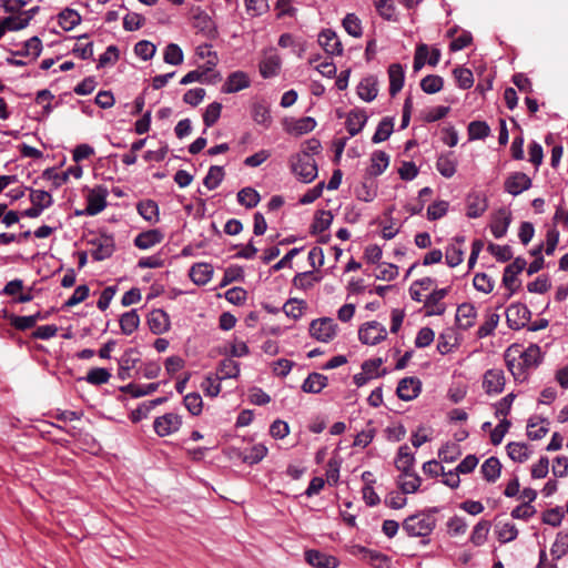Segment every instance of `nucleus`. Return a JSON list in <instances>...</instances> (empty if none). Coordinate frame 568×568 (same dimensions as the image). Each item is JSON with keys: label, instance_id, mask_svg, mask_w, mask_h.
Listing matches in <instances>:
<instances>
[{"label": "nucleus", "instance_id": "nucleus-27", "mask_svg": "<svg viewBox=\"0 0 568 568\" xmlns=\"http://www.w3.org/2000/svg\"><path fill=\"white\" fill-rule=\"evenodd\" d=\"M377 93V80L374 77L364 78L357 85V94L365 102H372Z\"/></svg>", "mask_w": 568, "mask_h": 568}, {"label": "nucleus", "instance_id": "nucleus-63", "mask_svg": "<svg viewBox=\"0 0 568 568\" xmlns=\"http://www.w3.org/2000/svg\"><path fill=\"white\" fill-rule=\"evenodd\" d=\"M2 23L7 31H19L29 26V18H23L22 14L10 16L4 18Z\"/></svg>", "mask_w": 568, "mask_h": 568}, {"label": "nucleus", "instance_id": "nucleus-29", "mask_svg": "<svg viewBox=\"0 0 568 568\" xmlns=\"http://www.w3.org/2000/svg\"><path fill=\"white\" fill-rule=\"evenodd\" d=\"M398 486L403 494H413L419 488L420 478L412 470L402 471L398 478Z\"/></svg>", "mask_w": 568, "mask_h": 568}, {"label": "nucleus", "instance_id": "nucleus-5", "mask_svg": "<svg viewBox=\"0 0 568 568\" xmlns=\"http://www.w3.org/2000/svg\"><path fill=\"white\" fill-rule=\"evenodd\" d=\"M310 334L317 341L327 343L336 335V324L328 317L314 320L310 325Z\"/></svg>", "mask_w": 568, "mask_h": 568}, {"label": "nucleus", "instance_id": "nucleus-19", "mask_svg": "<svg viewBox=\"0 0 568 568\" xmlns=\"http://www.w3.org/2000/svg\"><path fill=\"white\" fill-rule=\"evenodd\" d=\"M366 112L363 110H352L346 118L345 126L351 136L358 134L367 122Z\"/></svg>", "mask_w": 568, "mask_h": 568}, {"label": "nucleus", "instance_id": "nucleus-54", "mask_svg": "<svg viewBox=\"0 0 568 568\" xmlns=\"http://www.w3.org/2000/svg\"><path fill=\"white\" fill-rule=\"evenodd\" d=\"M30 201L33 205L43 211L53 204L51 194L43 190H31Z\"/></svg>", "mask_w": 568, "mask_h": 568}, {"label": "nucleus", "instance_id": "nucleus-33", "mask_svg": "<svg viewBox=\"0 0 568 568\" xmlns=\"http://www.w3.org/2000/svg\"><path fill=\"white\" fill-rule=\"evenodd\" d=\"M163 236L158 230H150L140 233L134 239V244L141 250H148L162 241Z\"/></svg>", "mask_w": 568, "mask_h": 568}, {"label": "nucleus", "instance_id": "nucleus-26", "mask_svg": "<svg viewBox=\"0 0 568 568\" xmlns=\"http://www.w3.org/2000/svg\"><path fill=\"white\" fill-rule=\"evenodd\" d=\"M510 222H511L510 213L506 212V211H499L495 215V217L490 224V231H491L493 235L496 239H501L503 236H505L508 231Z\"/></svg>", "mask_w": 568, "mask_h": 568}, {"label": "nucleus", "instance_id": "nucleus-30", "mask_svg": "<svg viewBox=\"0 0 568 568\" xmlns=\"http://www.w3.org/2000/svg\"><path fill=\"white\" fill-rule=\"evenodd\" d=\"M480 471L487 481L495 483L500 476L501 464L497 457H489L483 463Z\"/></svg>", "mask_w": 568, "mask_h": 568}, {"label": "nucleus", "instance_id": "nucleus-6", "mask_svg": "<svg viewBox=\"0 0 568 568\" xmlns=\"http://www.w3.org/2000/svg\"><path fill=\"white\" fill-rule=\"evenodd\" d=\"M282 65L281 57L275 49H268L264 52L258 64V71L263 79L274 78L280 73Z\"/></svg>", "mask_w": 568, "mask_h": 568}, {"label": "nucleus", "instance_id": "nucleus-32", "mask_svg": "<svg viewBox=\"0 0 568 568\" xmlns=\"http://www.w3.org/2000/svg\"><path fill=\"white\" fill-rule=\"evenodd\" d=\"M42 51V42L38 37H32L23 44L22 50L13 52L14 57H28L31 61L36 60Z\"/></svg>", "mask_w": 568, "mask_h": 568}, {"label": "nucleus", "instance_id": "nucleus-56", "mask_svg": "<svg viewBox=\"0 0 568 568\" xmlns=\"http://www.w3.org/2000/svg\"><path fill=\"white\" fill-rule=\"evenodd\" d=\"M499 323V315L496 313H489L486 316L485 322L477 329V337L485 338L494 333Z\"/></svg>", "mask_w": 568, "mask_h": 568}, {"label": "nucleus", "instance_id": "nucleus-40", "mask_svg": "<svg viewBox=\"0 0 568 568\" xmlns=\"http://www.w3.org/2000/svg\"><path fill=\"white\" fill-rule=\"evenodd\" d=\"M507 455L517 463H524L529 458L528 446L524 443L511 442L506 446Z\"/></svg>", "mask_w": 568, "mask_h": 568}, {"label": "nucleus", "instance_id": "nucleus-31", "mask_svg": "<svg viewBox=\"0 0 568 568\" xmlns=\"http://www.w3.org/2000/svg\"><path fill=\"white\" fill-rule=\"evenodd\" d=\"M487 201L480 194H473L467 200V216L476 219L481 216L487 210Z\"/></svg>", "mask_w": 568, "mask_h": 568}, {"label": "nucleus", "instance_id": "nucleus-28", "mask_svg": "<svg viewBox=\"0 0 568 568\" xmlns=\"http://www.w3.org/2000/svg\"><path fill=\"white\" fill-rule=\"evenodd\" d=\"M513 351L514 347H510L506 352L505 358L507 367L516 381H525L528 367H526L518 357H511Z\"/></svg>", "mask_w": 568, "mask_h": 568}, {"label": "nucleus", "instance_id": "nucleus-46", "mask_svg": "<svg viewBox=\"0 0 568 568\" xmlns=\"http://www.w3.org/2000/svg\"><path fill=\"white\" fill-rule=\"evenodd\" d=\"M196 54L199 58L205 60L204 65L206 71L213 70L217 64L219 58L215 51L212 50V45L204 43L196 48Z\"/></svg>", "mask_w": 568, "mask_h": 568}, {"label": "nucleus", "instance_id": "nucleus-20", "mask_svg": "<svg viewBox=\"0 0 568 568\" xmlns=\"http://www.w3.org/2000/svg\"><path fill=\"white\" fill-rule=\"evenodd\" d=\"M148 325L152 333L162 334L170 327L169 315L163 310H153L148 316Z\"/></svg>", "mask_w": 568, "mask_h": 568}, {"label": "nucleus", "instance_id": "nucleus-55", "mask_svg": "<svg viewBox=\"0 0 568 568\" xmlns=\"http://www.w3.org/2000/svg\"><path fill=\"white\" fill-rule=\"evenodd\" d=\"M490 134L489 125L484 121H473L468 125L469 140H483Z\"/></svg>", "mask_w": 568, "mask_h": 568}, {"label": "nucleus", "instance_id": "nucleus-36", "mask_svg": "<svg viewBox=\"0 0 568 568\" xmlns=\"http://www.w3.org/2000/svg\"><path fill=\"white\" fill-rule=\"evenodd\" d=\"M120 327L121 332L124 335H131L140 325V317L138 315L136 310H131L125 312L120 317Z\"/></svg>", "mask_w": 568, "mask_h": 568}, {"label": "nucleus", "instance_id": "nucleus-43", "mask_svg": "<svg viewBox=\"0 0 568 568\" xmlns=\"http://www.w3.org/2000/svg\"><path fill=\"white\" fill-rule=\"evenodd\" d=\"M60 27L70 31L81 22V16L73 9H64L58 17Z\"/></svg>", "mask_w": 568, "mask_h": 568}, {"label": "nucleus", "instance_id": "nucleus-59", "mask_svg": "<svg viewBox=\"0 0 568 568\" xmlns=\"http://www.w3.org/2000/svg\"><path fill=\"white\" fill-rule=\"evenodd\" d=\"M376 435V429L375 427H373V422L369 420L367 423V426L365 429H363L362 432H359L356 436H355V439H354V446H358V447H367L374 439Z\"/></svg>", "mask_w": 568, "mask_h": 568}, {"label": "nucleus", "instance_id": "nucleus-58", "mask_svg": "<svg viewBox=\"0 0 568 568\" xmlns=\"http://www.w3.org/2000/svg\"><path fill=\"white\" fill-rule=\"evenodd\" d=\"M445 260L449 267L458 266L464 260V250L460 245L449 244L446 247Z\"/></svg>", "mask_w": 568, "mask_h": 568}, {"label": "nucleus", "instance_id": "nucleus-41", "mask_svg": "<svg viewBox=\"0 0 568 568\" xmlns=\"http://www.w3.org/2000/svg\"><path fill=\"white\" fill-rule=\"evenodd\" d=\"M316 126V121L312 116H304L295 120L290 124L288 131L295 135H303L313 131Z\"/></svg>", "mask_w": 568, "mask_h": 568}, {"label": "nucleus", "instance_id": "nucleus-25", "mask_svg": "<svg viewBox=\"0 0 568 568\" xmlns=\"http://www.w3.org/2000/svg\"><path fill=\"white\" fill-rule=\"evenodd\" d=\"M189 275L196 285H205L212 278L213 267L209 263H196L191 267Z\"/></svg>", "mask_w": 568, "mask_h": 568}, {"label": "nucleus", "instance_id": "nucleus-62", "mask_svg": "<svg viewBox=\"0 0 568 568\" xmlns=\"http://www.w3.org/2000/svg\"><path fill=\"white\" fill-rule=\"evenodd\" d=\"M448 202L440 200L430 204L427 209V219L429 221H437L446 215L448 211Z\"/></svg>", "mask_w": 568, "mask_h": 568}, {"label": "nucleus", "instance_id": "nucleus-17", "mask_svg": "<svg viewBox=\"0 0 568 568\" xmlns=\"http://www.w3.org/2000/svg\"><path fill=\"white\" fill-rule=\"evenodd\" d=\"M476 316V307L470 303H463L457 307L456 321L458 326L464 331L474 326Z\"/></svg>", "mask_w": 568, "mask_h": 568}, {"label": "nucleus", "instance_id": "nucleus-37", "mask_svg": "<svg viewBox=\"0 0 568 568\" xmlns=\"http://www.w3.org/2000/svg\"><path fill=\"white\" fill-rule=\"evenodd\" d=\"M415 463V457L407 445H402L398 448L397 457L395 460L396 468L400 471L412 470Z\"/></svg>", "mask_w": 568, "mask_h": 568}, {"label": "nucleus", "instance_id": "nucleus-1", "mask_svg": "<svg viewBox=\"0 0 568 568\" xmlns=\"http://www.w3.org/2000/svg\"><path fill=\"white\" fill-rule=\"evenodd\" d=\"M436 527V518L432 513H418L403 521V530L409 537H427Z\"/></svg>", "mask_w": 568, "mask_h": 568}, {"label": "nucleus", "instance_id": "nucleus-42", "mask_svg": "<svg viewBox=\"0 0 568 568\" xmlns=\"http://www.w3.org/2000/svg\"><path fill=\"white\" fill-rule=\"evenodd\" d=\"M267 447L264 444H256L243 453V462L248 465L260 463L267 455Z\"/></svg>", "mask_w": 568, "mask_h": 568}, {"label": "nucleus", "instance_id": "nucleus-48", "mask_svg": "<svg viewBox=\"0 0 568 568\" xmlns=\"http://www.w3.org/2000/svg\"><path fill=\"white\" fill-rule=\"evenodd\" d=\"M550 552L555 559H560L568 552V530L557 534Z\"/></svg>", "mask_w": 568, "mask_h": 568}, {"label": "nucleus", "instance_id": "nucleus-50", "mask_svg": "<svg viewBox=\"0 0 568 568\" xmlns=\"http://www.w3.org/2000/svg\"><path fill=\"white\" fill-rule=\"evenodd\" d=\"M424 307L426 316H440L446 311V305L432 293L425 298Z\"/></svg>", "mask_w": 568, "mask_h": 568}, {"label": "nucleus", "instance_id": "nucleus-52", "mask_svg": "<svg viewBox=\"0 0 568 568\" xmlns=\"http://www.w3.org/2000/svg\"><path fill=\"white\" fill-rule=\"evenodd\" d=\"M496 534L501 542H509L517 538L518 530L513 523H500L496 526Z\"/></svg>", "mask_w": 568, "mask_h": 568}, {"label": "nucleus", "instance_id": "nucleus-4", "mask_svg": "<svg viewBox=\"0 0 568 568\" xmlns=\"http://www.w3.org/2000/svg\"><path fill=\"white\" fill-rule=\"evenodd\" d=\"M386 336V328L376 321L365 323L358 331L359 341L367 345H376L384 341Z\"/></svg>", "mask_w": 568, "mask_h": 568}, {"label": "nucleus", "instance_id": "nucleus-24", "mask_svg": "<svg viewBox=\"0 0 568 568\" xmlns=\"http://www.w3.org/2000/svg\"><path fill=\"white\" fill-rule=\"evenodd\" d=\"M436 169L446 179L452 178L456 173L457 160L453 152L443 153L438 156Z\"/></svg>", "mask_w": 568, "mask_h": 568}, {"label": "nucleus", "instance_id": "nucleus-3", "mask_svg": "<svg viewBox=\"0 0 568 568\" xmlns=\"http://www.w3.org/2000/svg\"><path fill=\"white\" fill-rule=\"evenodd\" d=\"M531 316L527 305L523 303H513L506 310V320L508 327L518 331L526 326Z\"/></svg>", "mask_w": 568, "mask_h": 568}, {"label": "nucleus", "instance_id": "nucleus-64", "mask_svg": "<svg viewBox=\"0 0 568 568\" xmlns=\"http://www.w3.org/2000/svg\"><path fill=\"white\" fill-rule=\"evenodd\" d=\"M155 45L146 40L139 41L134 45L135 54L144 61L150 60L155 54Z\"/></svg>", "mask_w": 568, "mask_h": 568}, {"label": "nucleus", "instance_id": "nucleus-12", "mask_svg": "<svg viewBox=\"0 0 568 568\" xmlns=\"http://www.w3.org/2000/svg\"><path fill=\"white\" fill-rule=\"evenodd\" d=\"M92 244L94 250L91 252L93 260L103 261L109 258L114 252V240L110 235H101L97 237Z\"/></svg>", "mask_w": 568, "mask_h": 568}, {"label": "nucleus", "instance_id": "nucleus-14", "mask_svg": "<svg viewBox=\"0 0 568 568\" xmlns=\"http://www.w3.org/2000/svg\"><path fill=\"white\" fill-rule=\"evenodd\" d=\"M251 85V80L244 71H234L222 85L224 93H235Z\"/></svg>", "mask_w": 568, "mask_h": 568}, {"label": "nucleus", "instance_id": "nucleus-34", "mask_svg": "<svg viewBox=\"0 0 568 568\" xmlns=\"http://www.w3.org/2000/svg\"><path fill=\"white\" fill-rule=\"evenodd\" d=\"M240 375V364L232 358H224L217 367L216 376L223 381L227 378H236Z\"/></svg>", "mask_w": 568, "mask_h": 568}, {"label": "nucleus", "instance_id": "nucleus-21", "mask_svg": "<svg viewBox=\"0 0 568 568\" xmlns=\"http://www.w3.org/2000/svg\"><path fill=\"white\" fill-rule=\"evenodd\" d=\"M389 94L395 97L404 87L405 71L399 63H393L388 68Z\"/></svg>", "mask_w": 568, "mask_h": 568}, {"label": "nucleus", "instance_id": "nucleus-8", "mask_svg": "<svg viewBox=\"0 0 568 568\" xmlns=\"http://www.w3.org/2000/svg\"><path fill=\"white\" fill-rule=\"evenodd\" d=\"M108 191L104 187H97L89 192L84 213L93 216L102 212L106 206Z\"/></svg>", "mask_w": 568, "mask_h": 568}, {"label": "nucleus", "instance_id": "nucleus-49", "mask_svg": "<svg viewBox=\"0 0 568 568\" xmlns=\"http://www.w3.org/2000/svg\"><path fill=\"white\" fill-rule=\"evenodd\" d=\"M490 529V524L487 520H480L477 523L470 535V541L475 546H481L487 540V536Z\"/></svg>", "mask_w": 568, "mask_h": 568}, {"label": "nucleus", "instance_id": "nucleus-23", "mask_svg": "<svg viewBox=\"0 0 568 568\" xmlns=\"http://www.w3.org/2000/svg\"><path fill=\"white\" fill-rule=\"evenodd\" d=\"M327 377L320 373H311L302 384V390L308 394H318L327 386Z\"/></svg>", "mask_w": 568, "mask_h": 568}, {"label": "nucleus", "instance_id": "nucleus-7", "mask_svg": "<svg viewBox=\"0 0 568 568\" xmlns=\"http://www.w3.org/2000/svg\"><path fill=\"white\" fill-rule=\"evenodd\" d=\"M527 262L523 257H516L513 263L504 270L503 284L509 290V296L517 290V275L526 267Z\"/></svg>", "mask_w": 568, "mask_h": 568}, {"label": "nucleus", "instance_id": "nucleus-60", "mask_svg": "<svg viewBox=\"0 0 568 568\" xmlns=\"http://www.w3.org/2000/svg\"><path fill=\"white\" fill-rule=\"evenodd\" d=\"M138 211L140 215L149 222L158 220L159 209L156 203L151 200L140 202L138 204Z\"/></svg>", "mask_w": 568, "mask_h": 568}, {"label": "nucleus", "instance_id": "nucleus-39", "mask_svg": "<svg viewBox=\"0 0 568 568\" xmlns=\"http://www.w3.org/2000/svg\"><path fill=\"white\" fill-rule=\"evenodd\" d=\"M393 130H394L393 119L388 118V116L382 119V121L378 123L376 131L372 138V142L377 144V143L386 141L393 133Z\"/></svg>", "mask_w": 568, "mask_h": 568}, {"label": "nucleus", "instance_id": "nucleus-61", "mask_svg": "<svg viewBox=\"0 0 568 568\" xmlns=\"http://www.w3.org/2000/svg\"><path fill=\"white\" fill-rule=\"evenodd\" d=\"M185 408L191 415L196 416L202 412L203 400L199 393H190L183 398Z\"/></svg>", "mask_w": 568, "mask_h": 568}, {"label": "nucleus", "instance_id": "nucleus-22", "mask_svg": "<svg viewBox=\"0 0 568 568\" xmlns=\"http://www.w3.org/2000/svg\"><path fill=\"white\" fill-rule=\"evenodd\" d=\"M389 165V155L381 150L374 151L371 155V165L367 173L371 176H378L385 172Z\"/></svg>", "mask_w": 568, "mask_h": 568}, {"label": "nucleus", "instance_id": "nucleus-38", "mask_svg": "<svg viewBox=\"0 0 568 568\" xmlns=\"http://www.w3.org/2000/svg\"><path fill=\"white\" fill-rule=\"evenodd\" d=\"M260 200V193L253 187H243L237 192V202L246 209L255 207Z\"/></svg>", "mask_w": 568, "mask_h": 568}, {"label": "nucleus", "instance_id": "nucleus-10", "mask_svg": "<svg viewBox=\"0 0 568 568\" xmlns=\"http://www.w3.org/2000/svg\"><path fill=\"white\" fill-rule=\"evenodd\" d=\"M483 387L487 394H499L505 387V375L499 368L488 369L484 375Z\"/></svg>", "mask_w": 568, "mask_h": 568}, {"label": "nucleus", "instance_id": "nucleus-57", "mask_svg": "<svg viewBox=\"0 0 568 568\" xmlns=\"http://www.w3.org/2000/svg\"><path fill=\"white\" fill-rule=\"evenodd\" d=\"M110 378L111 373L106 368L95 367L88 372L84 379L91 385H102L106 384Z\"/></svg>", "mask_w": 568, "mask_h": 568}, {"label": "nucleus", "instance_id": "nucleus-11", "mask_svg": "<svg viewBox=\"0 0 568 568\" xmlns=\"http://www.w3.org/2000/svg\"><path fill=\"white\" fill-rule=\"evenodd\" d=\"M530 186L531 179L523 172H516L505 181V191L514 196L519 195L524 191L530 189Z\"/></svg>", "mask_w": 568, "mask_h": 568}, {"label": "nucleus", "instance_id": "nucleus-53", "mask_svg": "<svg viewBox=\"0 0 568 568\" xmlns=\"http://www.w3.org/2000/svg\"><path fill=\"white\" fill-rule=\"evenodd\" d=\"M333 222V214L331 211H320L316 213L313 224L312 231L313 233H322L326 231Z\"/></svg>", "mask_w": 568, "mask_h": 568}, {"label": "nucleus", "instance_id": "nucleus-2", "mask_svg": "<svg viewBox=\"0 0 568 568\" xmlns=\"http://www.w3.org/2000/svg\"><path fill=\"white\" fill-rule=\"evenodd\" d=\"M292 172L304 183H311L317 176L315 159L306 151L291 158Z\"/></svg>", "mask_w": 568, "mask_h": 568}, {"label": "nucleus", "instance_id": "nucleus-47", "mask_svg": "<svg viewBox=\"0 0 568 568\" xmlns=\"http://www.w3.org/2000/svg\"><path fill=\"white\" fill-rule=\"evenodd\" d=\"M343 27L345 31L354 38H361L363 36L362 22L355 13H347L345 16Z\"/></svg>", "mask_w": 568, "mask_h": 568}, {"label": "nucleus", "instance_id": "nucleus-16", "mask_svg": "<svg viewBox=\"0 0 568 568\" xmlns=\"http://www.w3.org/2000/svg\"><path fill=\"white\" fill-rule=\"evenodd\" d=\"M153 427L161 437L171 435L178 430V415L173 413L164 414L154 420Z\"/></svg>", "mask_w": 568, "mask_h": 568}, {"label": "nucleus", "instance_id": "nucleus-51", "mask_svg": "<svg viewBox=\"0 0 568 568\" xmlns=\"http://www.w3.org/2000/svg\"><path fill=\"white\" fill-rule=\"evenodd\" d=\"M444 80L436 74L426 75L420 81L422 90L427 94H434L443 89Z\"/></svg>", "mask_w": 568, "mask_h": 568}, {"label": "nucleus", "instance_id": "nucleus-18", "mask_svg": "<svg viewBox=\"0 0 568 568\" xmlns=\"http://www.w3.org/2000/svg\"><path fill=\"white\" fill-rule=\"evenodd\" d=\"M192 23L195 29L209 37L215 33V24L211 17L200 8L192 11Z\"/></svg>", "mask_w": 568, "mask_h": 568}, {"label": "nucleus", "instance_id": "nucleus-15", "mask_svg": "<svg viewBox=\"0 0 568 568\" xmlns=\"http://www.w3.org/2000/svg\"><path fill=\"white\" fill-rule=\"evenodd\" d=\"M318 43L331 55H342L343 45L338 36L332 30H324L318 36Z\"/></svg>", "mask_w": 568, "mask_h": 568}, {"label": "nucleus", "instance_id": "nucleus-9", "mask_svg": "<svg viewBox=\"0 0 568 568\" xmlns=\"http://www.w3.org/2000/svg\"><path fill=\"white\" fill-rule=\"evenodd\" d=\"M422 390V383L417 377H405L399 381L396 389L397 396L405 402L415 399Z\"/></svg>", "mask_w": 568, "mask_h": 568}, {"label": "nucleus", "instance_id": "nucleus-44", "mask_svg": "<svg viewBox=\"0 0 568 568\" xmlns=\"http://www.w3.org/2000/svg\"><path fill=\"white\" fill-rule=\"evenodd\" d=\"M159 383L148 384H129L121 388L122 392L130 394L132 397H142L156 390Z\"/></svg>", "mask_w": 568, "mask_h": 568}, {"label": "nucleus", "instance_id": "nucleus-45", "mask_svg": "<svg viewBox=\"0 0 568 568\" xmlns=\"http://www.w3.org/2000/svg\"><path fill=\"white\" fill-rule=\"evenodd\" d=\"M224 175L225 172L223 166L212 165L203 180V184L209 190H215L222 183Z\"/></svg>", "mask_w": 568, "mask_h": 568}, {"label": "nucleus", "instance_id": "nucleus-13", "mask_svg": "<svg viewBox=\"0 0 568 568\" xmlns=\"http://www.w3.org/2000/svg\"><path fill=\"white\" fill-rule=\"evenodd\" d=\"M305 560L314 568H337L338 566L336 557L314 549L305 552Z\"/></svg>", "mask_w": 568, "mask_h": 568}, {"label": "nucleus", "instance_id": "nucleus-35", "mask_svg": "<svg viewBox=\"0 0 568 568\" xmlns=\"http://www.w3.org/2000/svg\"><path fill=\"white\" fill-rule=\"evenodd\" d=\"M518 358L528 367V369L536 367L541 359L540 347L536 344L529 345L525 351L519 353Z\"/></svg>", "mask_w": 568, "mask_h": 568}]
</instances>
